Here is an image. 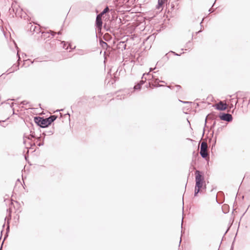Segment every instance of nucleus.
<instances>
[{
  "instance_id": "obj_18",
  "label": "nucleus",
  "mask_w": 250,
  "mask_h": 250,
  "mask_svg": "<svg viewBox=\"0 0 250 250\" xmlns=\"http://www.w3.org/2000/svg\"><path fill=\"white\" fill-rule=\"evenodd\" d=\"M49 34L52 35L53 37L55 35L54 32L52 30H49L48 32L42 33V36L44 37L48 38L49 37Z\"/></svg>"
},
{
  "instance_id": "obj_5",
  "label": "nucleus",
  "mask_w": 250,
  "mask_h": 250,
  "mask_svg": "<svg viewBox=\"0 0 250 250\" xmlns=\"http://www.w3.org/2000/svg\"><path fill=\"white\" fill-rule=\"evenodd\" d=\"M207 148L208 146L207 143L205 142H202L201 143L200 154L201 157L206 160H207V156L208 155V153L207 152Z\"/></svg>"
},
{
  "instance_id": "obj_10",
  "label": "nucleus",
  "mask_w": 250,
  "mask_h": 250,
  "mask_svg": "<svg viewBox=\"0 0 250 250\" xmlns=\"http://www.w3.org/2000/svg\"><path fill=\"white\" fill-rule=\"evenodd\" d=\"M145 82H144L143 80H141L139 82H138L135 83L134 87L133 89L134 91L136 90H140L142 88V86L143 84H144Z\"/></svg>"
},
{
  "instance_id": "obj_59",
  "label": "nucleus",
  "mask_w": 250,
  "mask_h": 250,
  "mask_svg": "<svg viewBox=\"0 0 250 250\" xmlns=\"http://www.w3.org/2000/svg\"><path fill=\"white\" fill-rule=\"evenodd\" d=\"M200 32H201V30H200V31H198V32H196V34H198L199 33H200Z\"/></svg>"
},
{
  "instance_id": "obj_53",
  "label": "nucleus",
  "mask_w": 250,
  "mask_h": 250,
  "mask_svg": "<svg viewBox=\"0 0 250 250\" xmlns=\"http://www.w3.org/2000/svg\"><path fill=\"white\" fill-rule=\"evenodd\" d=\"M213 135H214V131H213L212 132V133L210 134V135H211V138H212V137H213Z\"/></svg>"
},
{
  "instance_id": "obj_24",
  "label": "nucleus",
  "mask_w": 250,
  "mask_h": 250,
  "mask_svg": "<svg viewBox=\"0 0 250 250\" xmlns=\"http://www.w3.org/2000/svg\"><path fill=\"white\" fill-rule=\"evenodd\" d=\"M194 165L195 164H192V166H191V163L190 164V167L189 169V173L188 174V177L190 175V172H191L195 169V167L194 166Z\"/></svg>"
},
{
  "instance_id": "obj_64",
  "label": "nucleus",
  "mask_w": 250,
  "mask_h": 250,
  "mask_svg": "<svg viewBox=\"0 0 250 250\" xmlns=\"http://www.w3.org/2000/svg\"><path fill=\"white\" fill-rule=\"evenodd\" d=\"M26 141L25 140L23 141V143L25 144Z\"/></svg>"
},
{
  "instance_id": "obj_4",
  "label": "nucleus",
  "mask_w": 250,
  "mask_h": 250,
  "mask_svg": "<svg viewBox=\"0 0 250 250\" xmlns=\"http://www.w3.org/2000/svg\"><path fill=\"white\" fill-rule=\"evenodd\" d=\"M30 125V126H28L30 129V134L28 136H26V138L28 140H31L32 139L34 138L35 140H36V143H37L38 142H39V141L40 140V137H39L35 135V133L34 131V128L33 127V123H31ZM24 137H25V135H24L23 136V138Z\"/></svg>"
},
{
  "instance_id": "obj_14",
  "label": "nucleus",
  "mask_w": 250,
  "mask_h": 250,
  "mask_svg": "<svg viewBox=\"0 0 250 250\" xmlns=\"http://www.w3.org/2000/svg\"><path fill=\"white\" fill-rule=\"evenodd\" d=\"M207 120H214V119L213 117H212L211 116H210L209 115V114H208L206 117V119H205V125H204V127L203 128V134H202V136H204V134H205V127H208V126H207V124L208 123L207 122Z\"/></svg>"
},
{
  "instance_id": "obj_25",
  "label": "nucleus",
  "mask_w": 250,
  "mask_h": 250,
  "mask_svg": "<svg viewBox=\"0 0 250 250\" xmlns=\"http://www.w3.org/2000/svg\"><path fill=\"white\" fill-rule=\"evenodd\" d=\"M179 1V0H176V1H175V3H174V2L171 3V7L172 9H174L175 5H176L177 6H178V5H179L178 1Z\"/></svg>"
},
{
  "instance_id": "obj_31",
  "label": "nucleus",
  "mask_w": 250,
  "mask_h": 250,
  "mask_svg": "<svg viewBox=\"0 0 250 250\" xmlns=\"http://www.w3.org/2000/svg\"><path fill=\"white\" fill-rule=\"evenodd\" d=\"M153 82H154L155 83H159V82H161V83H165V82L164 81H161L159 79V78H156V77L155 76V78H153Z\"/></svg>"
},
{
  "instance_id": "obj_56",
  "label": "nucleus",
  "mask_w": 250,
  "mask_h": 250,
  "mask_svg": "<svg viewBox=\"0 0 250 250\" xmlns=\"http://www.w3.org/2000/svg\"><path fill=\"white\" fill-rule=\"evenodd\" d=\"M63 109H58V110H56V112L60 111H63Z\"/></svg>"
},
{
  "instance_id": "obj_15",
  "label": "nucleus",
  "mask_w": 250,
  "mask_h": 250,
  "mask_svg": "<svg viewBox=\"0 0 250 250\" xmlns=\"http://www.w3.org/2000/svg\"><path fill=\"white\" fill-rule=\"evenodd\" d=\"M7 212L8 213V216L5 218V220H6L7 218L8 219V222L9 224L10 221L12 217V208H9L7 209Z\"/></svg>"
},
{
  "instance_id": "obj_39",
  "label": "nucleus",
  "mask_w": 250,
  "mask_h": 250,
  "mask_svg": "<svg viewBox=\"0 0 250 250\" xmlns=\"http://www.w3.org/2000/svg\"><path fill=\"white\" fill-rule=\"evenodd\" d=\"M117 74V71L114 74V78H115L114 82H115L117 80H118L119 79V78L117 76H116Z\"/></svg>"
},
{
  "instance_id": "obj_9",
  "label": "nucleus",
  "mask_w": 250,
  "mask_h": 250,
  "mask_svg": "<svg viewBox=\"0 0 250 250\" xmlns=\"http://www.w3.org/2000/svg\"><path fill=\"white\" fill-rule=\"evenodd\" d=\"M225 126V125L221 126V127L218 128V129H217L216 133H215V136L214 139L213 143L212 144V145H211V151H212L213 148L216 145L217 135H219L220 132L222 130L223 128Z\"/></svg>"
},
{
  "instance_id": "obj_61",
  "label": "nucleus",
  "mask_w": 250,
  "mask_h": 250,
  "mask_svg": "<svg viewBox=\"0 0 250 250\" xmlns=\"http://www.w3.org/2000/svg\"><path fill=\"white\" fill-rule=\"evenodd\" d=\"M16 203L18 204H19V203L18 201H16Z\"/></svg>"
},
{
  "instance_id": "obj_11",
  "label": "nucleus",
  "mask_w": 250,
  "mask_h": 250,
  "mask_svg": "<svg viewBox=\"0 0 250 250\" xmlns=\"http://www.w3.org/2000/svg\"><path fill=\"white\" fill-rule=\"evenodd\" d=\"M200 159V157L198 153H196L195 151L192 152V159L191 162V166L192 164H196V161Z\"/></svg>"
},
{
  "instance_id": "obj_29",
  "label": "nucleus",
  "mask_w": 250,
  "mask_h": 250,
  "mask_svg": "<svg viewBox=\"0 0 250 250\" xmlns=\"http://www.w3.org/2000/svg\"><path fill=\"white\" fill-rule=\"evenodd\" d=\"M169 53H170V54H172L174 56H180L182 54L184 53V52H182V53H181L180 54H178V53H176V52H174V51H173L172 50L169 51Z\"/></svg>"
},
{
  "instance_id": "obj_46",
  "label": "nucleus",
  "mask_w": 250,
  "mask_h": 250,
  "mask_svg": "<svg viewBox=\"0 0 250 250\" xmlns=\"http://www.w3.org/2000/svg\"><path fill=\"white\" fill-rule=\"evenodd\" d=\"M155 68H156V67H155V68L150 67L149 68V72H151V71H153V70H154Z\"/></svg>"
},
{
  "instance_id": "obj_27",
  "label": "nucleus",
  "mask_w": 250,
  "mask_h": 250,
  "mask_svg": "<svg viewBox=\"0 0 250 250\" xmlns=\"http://www.w3.org/2000/svg\"><path fill=\"white\" fill-rule=\"evenodd\" d=\"M227 207H228V205H224L222 207V211L224 212V213H225V214H226L229 212L228 209L225 210V208H227Z\"/></svg>"
},
{
  "instance_id": "obj_19",
  "label": "nucleus",
  "mask_w": 250,
  "mask_h": 250,
  "mask_svg": "<svg viewBox=\"0 0 250 250\" xmlns=\"http://www.w3.org/2000/svg\"><path fill=\"white\" fill-rule=\"evenodd\" d=\"M165 1V0H158V4L156 6V8L157 9H159L161 8H163Z\"/></svg>"
},
{
  "instance_id": "obj_2",
  "label": "nucleus",
  "mask_w": 250,
  "mask_h": 250,
  "mask_svg": "<svg viewBox=\"0 0 250 250\" xmlns=\"http://www.w3.org/2000/svg\"><path fill=\"white\" fill-rule=\"evenodd\" d=\"M108 23L109 24V27L108 29H106V31L114 33L120 29L122 24V20L121 18H118L117 17H112L111 19L109 21Z\"/></svg>"
},
{
  "instance_id": "obj_45",
  "label": "nucleus",
  "mask_w": 250,
  "mask_h": 250,
  "mask_svg": "<svg viewBox=\"0 0 250 250\" xmlns=\"http://www.w3.org/2000/svg\"><path fill=\"white\" fill-rule=\"evenodd\" d=\"M147 80L148 81H153V79H151V77L150 76H148V77L147 78Z\"/></svg>"
},
{
  "instance_id": "obj_58",
  "label": "nucleus",
  "mask_w": 250,
  "mask_h": 250,
  "mask_svg": "<svg viewBox=\"0 0 250 250\" xmlns=\"http://www.w3.org/2000/svg\"><path fill=\"white\" fill-rule=\"evenodd\" d=\"M19 218H20V216L18 215V217H16V219H17L18 221H19Z\"/></svg>"
},
{
  "instance_id": "obj_48",
  "label": "nucleus",
  "mask_w": 250,
  "mask_h": 250,
  "mask_svg": "<svg viewBox=\"0 0 250 250\" xmlns=\"http://www.w3.org/2000/svg\"><path fill=\"white\" fill-rule=\"evenodd\" d=\"M9 229H10V228H9V226H8V227H7V228H6V233H7L8 232H9Z\"/></svg>"
},
{
  "instance_id": "obj_6",
  "label": "nucleus",
  "mask_w": 250,
  "mask_h": 250,
  "mask_svg": "<svg viewBox=\"0 0 250 250\" xmlns=\"http://www.w3.org/2000/svg\"><path fill=\"white\" fill-rule=\"evenodd\" d=\"M218 117L220 120L227 122H231L233 120L232 115L228 113L220 112L218 114Z\"/></svg>"
},
{
  "instance_id": "obj_42",
  "label": "nucleus",
  "mask_w": 250,
  "mask_h": 250,
  "mask_svg": "<svg viewBox=\"0 0 250 250\" xmlns=\"http://www.w3.org/2000/svg\"><path fill=\"white\" fill-rule=\"evenodd\" d=\"M229 227H228V229H227V230H226V232H225V234H224V236H223V238H222V240H223V239H224V236H225V234H226V233L229 231Z\"/></svg>"
},
{
  "instance_id": "obj_36",
  "label": "nucleus",
  "mask_w": 250,
  "mask_h": 250,
  "mask_svg": "<svg viewBox=\"0 0 250 250\" xmlns=\"http://www.w3.org/2000/svg\"><path fill=\"white\" fill-rule=\"evenodd\" d=\"M216 124V121L215 120H214L212 124L210 126V129H212L214 128V127L215 126Z\"/></svg>"
},
{
  "instance_id": "obj_62",
  "label": "nucleus",
  "mask_w": 250,
  "mask_h": 250,
  "mask_svg": "<svg viewBox=\"0 0 250 250\" xmlns=\"http://www.w3.org/2000/svg\"><path fill=\"white\" fill-rule=\"evenodd\" d=\"M227 209H228V207L227 208H225V210H227Z\"/></svg>"
},
{
  "instance_id": "obj_55",
  "label": "nucleus",
  "mask_w": 250,
  "mask_h": 250,
  "mask_svg": "<svg viewBox=\"0 0 250 250\" xmlns=\"http://www.w3.org/2000/svg\"><path fill=\"white\" fill-rule=\"evenodd\" d=\"M58 35H61L62 34V31L60 30L59 31L58 33H57Z\"/></svg>"
},
{
  "instance_id": "obj_40",
  "label": "nucleus",
  "mask_w": 250,
  "mask_h": 250,
  "mask_svg": "<svg viewBox=\"0 0 250 250\" xmlns=\"http://www.w3.org/2000/svg\"><path fill=\"white\" fill-rule=\"evenodd\" d=\"M175 87H176L177 89H176V92L179 90L180 88H181V86H180V85H175Z\"/></svg>"
},
{
  "instance_id": "obj_44",
  "label": "nucleus",
  "mask_w": 250,
  "mask_h": 250,
  "mask_svg": "<svg viewBox=\"0 0 250 250\" xmlns=\"http://www.w3.org/2000/svg\"><path fill=\"white\" fill-rule=\"evenodd\" d=\"M163 85H162V84H158L157 85H154L153 87H161V86H163Z\"/></svg>"
},
{
  "instance_id": "obj_7",
  "label": "nucleus",
  "mask_w": 250,
  "mask_h": 250,
  "mask_svg": "<svg viewBox=\"0 0 250 250\" xmlns=\"http://www.w3.org/2000/svg\"><path fill=\"white\" fill-rule=\"evenodd\" d=\"M96 31H98V32H101V31L102 29L103 26V22L102 19L100 18V16L99 15H97L95 24Z\"/></svg>"
},
{
  "instance_id": "obj_21",
  "label": "nucleus",
  "mask_w": 250,
  "mask_h": 250,
  "mask_svg": "<svg viewBox=\"0 0 250 250\" xmlns=\"http://www.w3.org/2000/svg\"><path fill=\"white\" fill-rule=\"evenodd\" d=\"M170 53L169 52L165 54V55L162 58V61L164 62H166L169 59Z\"/></svg>"
},
{
  "instance_id": "obj_1",
  "label": "nucleus",
  "mask_w": 250,
  "mask_h": 250,
  "mask_svg": "<svg viewBox=\"0 0 250 250\" xmlns=\"http://www.w3.org/2000/svg\"><path fill=\"white\" fill-rule=\"evenodd\" d=\"M195 185L194 197H197L199 193L201 194H205L207 189L204 172L201 170H196L195 172Z\"/></svg>"
},
{
  "instance_id": "obj_16",
  "label": "nucleus",
  "mask_w": 250,
  "mask_h": 250,
  "mask_svg": "<svg viewBox=\"0 0 250 250\" xmlns=\"http://www.w3.org/2000/svg\"><path fill=\"white\" fill-rule=\"evenodd\" d=\"M19 69V65L18 64H14L7 71H9V73H12Z\"/></svg>"
},
{
  "instance_id": "obj_49",
  "label": "nucleus",
  "mask_w": 250,
  "mask_h": 250,
  "mask_svg": "<svg viewBox=\"0 0 250 250\" xmlns=\"http://www.w3.org/2000/svg\"><path fill=\"white\" fill-rule=\"evenodd\" d=\"M17 183H19L20 184H21V181H20V180L19 179H18L17 180L16 184H17Z\"/></svg>"
},
{
  "instance_id": "obj_52",
  "label": "nucleus",
  "mask_w": 250,
  "mask_h": 250,
  "mask_svg": "<svg viewBox=\"0 0 250 250\" xmlns=\"http://www.w3.org/2000/svg\"><path fill=\"white\" fill-rule=\"evenodd\" d=\"M8 119H9V117H8V118H7L6 120H2H2H0V123H1V122H5L6 120H8Z\"/></svg>"
},
{
  "instance_id": "obj_43",
  "label": "nucleus",
  "mask_w": 250,
  "mask_h": 250,
  "mask_svg": "<svg viewBox=\"0 0 250 250\" xmlns=\"http://www.w3.org/2000/svg\"><path fill=\"white\" fill-rule=\"evenodd\" d=\"M235 238H234V240H233V242L231 246V248H230V250H233V243H234V242L235 241Z\"/></svg>"
},
{
  "instance_id": "obj_13",
  "label": "nucleus",
  "mask_w": 250,
  "mask_h": 250,
  "mask_svg": "<svg viewBox=\"0 0 250 250\" xmlns=\"http://www.w3.org/2000/svg\"><path fill=\"white\" fill-rule=\"evenodd\" d=\"M150 73V72L149 71L147 73H144L143 76H142V80L146 82L147 81V77H146V76H147V77L148 76L151 77V79L154 78H155V76L152 75V74H151Z\"/></svg>"
},
{
  "instance_id": "obj_17",
  "label": "nucleus",
  "mask_w": 250,
  "mask_h": 250,
  "mask_svg": "<svg viewBox=\"0 0 250 250\" xmlns=\"http://www.w3.org/2000/svg\"><path fill=\"white\" fill-rule=\"evenodd\" d=\"M61 43L62 45V48L65 50H68L69 48H71V44L67 42L62 41Z\"/></svg>"
},
{
  "instance_id": "obj_3",
  "label": "nucleus",
  "mask_w": 250,
  "mask_h": 250,
  "mask_svg": "<svg viewBox=\"0 0 250 250\" xmlns=\"http://www.w3.org/2000/svg\"><path fill=\"white\" fill-rule=\"evenodd\" d=\"M34 121L38 126L41 128H47L49 126L46 118L36 116L34 117Z\"/></svg>"
},
{
  "instance_id": "obj_35",
  "label": "nucleus",
  "mask_w": 250,
  "mask_h": 250,
  "mask_svg": "<svg viewBox=\"0 0 250 250\" xmlns=\"http://www.w3.org/2000/svg\"><path fill=\"white\" fill-rule=\"evenodd\" d=\"M104 29L106 31V29H108L109 27V24L108 23H108L106 22L104 24Z\"/></svg>"
},
{
  "instance_id": "obj_57",
  "label": "nucleus",
  "mask_w": 250,
  "mask_h": 250,
  "mask_svg": "<svg viewBox=\"0 0 250 250\" xmlns=\"http://www.w3.org/2000/svg\"><path fill=\"white\" fill-rule=\"evenodd\" d=\"M19 218H20V216L18 215V217H16V219H17L18 221H19Z\"/></svg>"
},
{
  "instance_id": "obj_22",
  "label": "nucleus",
  "mask_w": 250,
  "mask_h": 250,
  "mask_svg": "<svg viewBox=\"0 0 250 250\" xmlns=\"http://www.w3.org/2000/svg\"><path fill=\"white\" fill-rule=\"evenodd\" d=\"M88 52H89V50L79 49L78 54L79 55H83L84 54H87Z\"/></svg>"
},
{
  "instance_id": "obj_54",
  "label": "nucleus",
  "mask_w": 250,
  "mask_h": 250,
  "mask_svg": "<svg viewBox=\"0 0 250 250\" xmlns=\"http://www.w3.org/2000/svg\"><path fill=\"white\" fill-rule=\"evenodd\" d=\"M193 104H196V107H198V106H199V103H196V104H195V103H193Z\"/></svg>"
},
{
  "instance_id": "obj_51",
  "label": "nucleus",
  "mask_w": 250,
  "mask_h": 250,
  "mask_svg": "<svg viewBox=\"0 0 250 250\" xmlns=\"http://www.w3.org/2000/svg\"><path fill=\"white\" fill-rule=\"evenodd\" d=\"M55 41H54H54H53L52 42V43H50V44H51V45H52H52H54V44H55Z\"/></svg>"
},
{
  "instance_id": "obj_20",
  "label": "nucleus",
  "mask_w": 250,
  "mask_h": 250,
  "mask_svg": "<svg viewBox=\"0 0 250 250\" xmlns=\"http://www.w3.org/2000/svg\"><path fill=\"white\" fill-rule=\"evenodd\" d=\"M99 44L100 46L104 49H106L108 47V44L106 42L103 41L102 40H99Z\"/></svg>"
},
{
  "instance_id": "obj_63",
  "label": "nucleus",
  "mask_w": 250,
  "mask_h": 250,
  "mask_svg": "<svg viewBox=\"0 0 250 250\" xmlns=\"http://www.w3.org/2000/svg\"><path fill=\"white\" fill-rule=\"evenodd\" d=\"M235 210V209L233 208V211H232V213H233V211Z\"/></svg>"
},
{
  "instance_id": "obj_41",
  "label": "nucleus",
  "mask_w": 250,
  "mask_h": 250,
  "mask_svg": "<svg viewBox=\"0 0 250 250\" xmlns=\"http://www.w3.org/2000/svg\"><path fill=\"white\" fill-rule=\"evenodd\" d=\"M14 103H11V104H10V107L11 108H12L13 109V114H15V112H14V108L13 107V106H14Z\"/></svg>"
},
{
  "instance_id": "obj_33",
  "label": "nucleus",
  "mask_w": 250,
  "mask_h": 250,
  "mask_svg": "<svg viewBox=\"0 0 250 250\" xmlns=\"http://www.w3.org/2000/svg\"><path fill=\"white\" fill-rule=\"evenodd\" d=\"M191 45H192V42L191 41H188L186 44V47H188V48L189 49L190 48L191 46Z\"/></svg>"
},
{
  "instance_id": "obj_26",
  "label": "nucleus",
  "mask_w": 250,
  "mask_h": 250,
  "mask_svg": "<svg viewBox=\"0 0 250 250\" xmlns=\"http://www.w3.org/2000/svg\"><path fill=\"white\" fill-rule=\"evenodd\" d=\"M45 132L47 134V135H52L54 133V127H52V129L49 131H46Z\"/></svg>"
},
{
  "instance_id": "obj_47",
  "label": "nucleus",
  "mask_w": 250,
  "mask_h": 250,
  "mask_svg": "<svg viewBox=\"0 0 250 250\" xmlns=\"http://www.w3.org/2000/svg\"><path fill=\"white\" fill-rule=\"evenodd\" d=\"M173 86H171V85H169V86H167V87L169 89H173Z\"/></svg>"
},
{
  "instance_id": "obj_50",
  "label": "nucleus",
  "mask_w": 250,
  "mask_h": 250,
  "mask_svg": "<svg viewBox=\"0 0 250 250\" xmlns=\"http://www.w3.org/2000/svg\"><path fill=\"white\" fill-rule=\"evenodd\" d=\"M66 115H68L69 118H70V114H69V113L68 112H67L66 114H65L64 115V116H66Z\"/></svg>"
},
{
  "instance_id": "obj_30",
  "label": "nucleus",
  "mask_w": 250,
  "mask_h": 250,
  "mask_svg": "<svg viewBox=\"0 0 250 250\" xmlns=\"http://www.w3.org/2000/svg\"><path fill=\"white\" fill-rule=\"evenodd\" d=\"M47 133H46V132H43L42 134H40V136L39 137H40V140L41 139H42V140H44V138H45V136L47 135Z\"/></svg>"
},
{
  "instance_id": "obj_12",
  "label": "nucleus",
  "mask_w": 250,
  "mask_h": 250,
  "mask_svg": "<svg viewBox=\"0 0 250 250\" xmlns=\"http://www.w3.org/2000/svg\"><path fill=\"white\" fill-rule=\"evenodd\" d=\"M58 118V116L56 115H50L49 117L46 118L49 126L51 125L52 123H53Z\"/></svg>"
},
{
  "instance_id": "obj_32",
  "label": "nucleus",
  "mask_w": 250,
  "mask_h": 250,
  "mask_svg": "<svg viewBox=\"0 0 250 250\" xmlns=\"http://www.w3.org/2000/svg\"><path fill=\"white\" fill-rule=\"evenodd\" d=\"M39 141L40 142L37 144L38 146H41L44 145V140L41 139Z\"/></svg>"
},
{
  "instance_id": "obj_8",
  "label": "nucleus",
  "mask_w": 250,
  "mask_h": 250,
  "mask_svg": "<svg viewBox=\"0 0 250 250\" xmlns=\"http://www.w3.org/2000/svg\"><path fill=\"white\" fill-rule=\"evenodd\" d=\"M216 110L223 111L227 109V105L226 104H223L222 101L219 102L218 104L213 106Z\"/></svg>"
},
{
  "instance_id": "obj_60",
  "label": "nucleus",
  "mask_w": 250,
  "mask_h": 250,
  "mask_svg": "<svg viewBox=\"0 0 250 250\" xmlns=\"http://www.w3.org/2000/svg\"><path fill=\"white\" fill-rule=\"evenodd\" d=\"M19 57V59H18V62L20 61V59H21V58H20V57Z\"/></svg>"
},
{
  "instance_id": "obj_37",
  "label": "nucleus",
  "mask_w": 250,
  "mask_h": 250,
  "mask_svg": "<svg viewBox=\"0 0 250 250\" xmlns=\"http://www.w3.org/2000/svg\"><path fill=\"white\" fill-rule=\"evenodd\" d=\"M29 144L30 145V148L31 149H33L34 147L36 146V143H35V142H34L33 143L30 142Z\"/></svg>"
},
{
  "instance_id": "obj_34",
  "label": "nucleus",
  "mask_w": 250,
  "mask_h": 250,
  "mask_svg": "<svg viewBox=\"0 0 250 250\" xmlns=\"http://www.w3.org/2000/svg\"><path fill=\"white\" fill-rule=\"evenodd\" d=\"M179 102L183 103V104H192L193 103L192 102H189V101H184L180 100H179Z\"/></svg>"
},
{
  "instance_id": "obj_38",
  "label": "nucleus",
  "mask_w": 250,
  "mask_h": 250,
  "mask_svg": "<svg viewBox=\"0 0 250 250\" xmlns=\"http://www.w3.org/2000/svg\"><path fill=\"white\" fill-rule=\"evenodd\" d=\"M29 103L28 102L25 101V100H24V101H22L21 102V104H22V105H25V104H27Z\"/></svg>"
},
{
  "instance_id": "obj_23",
  "label": "nucleus",
  "mask_w": 250,
  "mask_h": 250,
  "mask_svg": "<svg viewBox=\"0 0 250 250\" xmlns=\"http://www.w3.org/2000/svg\"><path fill=\"white\" fill-rule=\"evenodd\" d=\"M109 11V7L107 5L106 6V7L104 8V9L102 11V12L101 13V15H103L106 13L108 12Z\"/></svg>"
},
{
  "instance_id": "obj_28",
  "label": "nucleus",
  "mask_w": 250,
  "mask_h": 250,
  "mask_svg": "<svg viewBox=\"0 0 250 250\" xmlns=\"http://www.w3.org/2000/svg\"><path fill=\"white\" fill-rule=\"evenodd\" d=\"M165 62H164L163 61H162V60L161 61H158L157 63H156V66H158V67H161V66H162L165 63Z\"/></svg>"
}]
</instances>
